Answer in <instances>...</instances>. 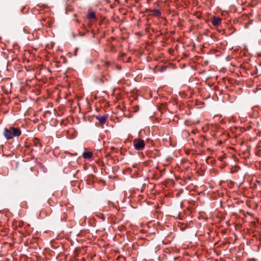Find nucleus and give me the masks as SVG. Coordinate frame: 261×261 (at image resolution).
<instances>
[{"label": "nucleus", "mask_w": 261, "mask_h": 261, "mask_svg": "<svg viewBox=\"0 0 261 261\" xmlns=\"http://www.w3.org/2000/svg\"><path fill=\"white\" fill-rule=\"evenodd\" d=\"M21 134V130L18 127H10L8 128H5L4 130V135L8 140L13 139L14 137H18Z\"/></svg>", "instance_id": "f257e3e1"}, {"label": "nucleus", "mask_w": 261, "mask_h": 261, "mask_svg": "<svg viewBox=\"0 0 261 261\" xmlns=\"http://www.w3.org/2000/svg\"><path fill=\"white\" fill-rule=\"evenodd\" d=\"M133 146L137 150H143L145 146V143L143 139L136 138L134 139L133 141Z\"/></svg>", "instance_id": "f03ea898"}, {"label": "nucleus", "mask_w": 261, "mask_h": 261, "mask_svg": "<svg viewBox=\"0 0 261 261\" xmlns=\"http://www.w3.org/2000/svg\"><path fill=\"white\" fill-rule=\"evenodd\" d=\"M150 15L156 17H160L161 12L159 9H149L148 11Z\"/></svg>", "instance_id": "7ed1b4c3"}, {"label": "nucleus", "mask_w": 261, "mask_h": 261, "mask_svg": "<svg viewBox=\"0 0 261 261\" xmlns=\"http://www.w3.org/2000/svg\"><path fill=\"white\" fill-rule=\"evenodd\" d=\"M96 119L99 121V122L101 124L106 123L107 119V115H103V116H97L96 117Z\"/></svg>", "instance_id": "20e7f679"}, {"label": "nucleus", "mask_w": 261, "mask_h": 261, "mask_svg": "<svg viewBox=\"0 0 261 261\" xmlns=\"http://www.w3.org/2000/svg\"><path fill=\"white\" fill-rule=\"evenodd\" d=\"M221 22V19L219 17H214L212 19V23L213 25L217 26Z\"/></svg>", "instance_id": "39448f33"}, {"label": "nucleus", "mask_w": 261, "mask_h": 261, "mask_svg": "<svg viewBox=\"0 0 261 261\" xmlns=\"http://www.w3.org/2000/svg\"><path fill=\"white\" fill-rule=\"evenodd\" d=\"M82 156L85 159H90L93 156V152L92 151H86L83 152Z\"/></svg>", "instance_id": "423d86ee"}, {"label": "nucleus", "mask_w": 261, "mask_h": 261, "mask_svg": "<svg viewBox=\"0 0 261 261\" xmlns=\"http://www.w3.org/2000/svg\"><path fill=\"white\" fill-rule=\"evenodd\" d=\"M95 16H96L95 13V12H94L93 11H89V12L87 14V17L88 19L95 18Z\"/></svg>", "instance_id": "0eeeda50"}, {"label": "nucleus", "mask_w": 261, "mask_h": 261, "mask_svg": "<svg viewBox=\"0 0 261 261\" xmlns=\"http://www.w3.org/2000/svg\"><path fill=\"white\" fill-rule=\"evenodd\" d=\"M139 106H136L135 107H134V110L135 112L137 111L138 110H139Z\"/></svg>", "instance_id": "6e6552de"}]
</instances>
